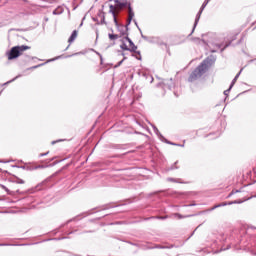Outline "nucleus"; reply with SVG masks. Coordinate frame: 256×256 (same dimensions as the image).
<instances>
[{
	"instance_id": "423d86ee",
	"label": "nucleus",
	"mask_w": 256,
	"mask_h": 256,
	"mask_svg": "<svg viewBox=\"0 0 256 256\" xmlns=\"http://www.w3.org/2000/svg\"><path fill=\"white\" fill-rule=\"evenodd\" d=\"M133 17H135V12H133V8H131V5L128 7V24L133 21Z\"/></svg>"
},
{
	"instance_id": "f257e3e1",
	"label": "nucleus",
	"mask_w": 256,
	"mask_h": 256,
	"mask_svg": "<svg viewBox=\"0 0 256 256\" xmlns=\"http://www.w3.org/2000/svg\"><path fill=\"white\" fill-rule=\"evenodd\" d=\"M209 65H211V60L210 59H206L204 60L201 65H199L190 75L189 77V81L193 82V81H197V79H199V77H202L203 74L207 71V69H209Z\"/></svg>"
},
{
	"instance_id": "aec40b11",
	"label": "nucleus",
	"mask_w": 256,
	"mask_h": 256,
	"mask_svg": "<svg viewBox=\"0 0 256 256\" xmlns=\"http://www.w3.org/2000/svg\"><path fill=\"white\" fill-rule=\"evenodd\" d=\"M122 56L125 57V53H122Z\"/></svg>"
},
{
	"instance_id": "a211bd4d",
	"label": "nucleus",
	"mask_w": 256,
	"mask_h": 256,
	"mask_svg": "<svg viewBox=\"0 0 256 256\" xmlns=\"http://www.w3.org/2000/svg\"><path fill=\"white\" fill-rule=\"evenodd\" d=\"M195 27H197V26H195V22H194V28H193V30H195Z\"/></svg>"
},
{
	"instance_id": "39448f33",
	"label": "nucleus",
	"mask_w": 256,
	"mask_h": 256,
	"mask_svg": "<svg viewBox=\"0 0 256 256\" xmlns=\"http://www.w3.org/2000/svg\"><path fill=\"white\" fill-rule=\"evenodd\" d=\"M208 4H209V0H205L204 3L202 4V6L196 16V19H195V27H196L197 23H199V19H201V13H203L204 9L207 7Z\"/></svg>"
},
{
	"instance_id": "f8f14e48",
	"label": "nucleus",
	"mask_w": 256,
	"mask_h": 256,
	"mask_svg": "<svg viewBox=\"0 0 256 256\" xmlns=\"http://www.w3.org/2000/svg\"><path fill=\"white\" fill-rule=\"evenodd\" d=\"M126 59H127V57L124 56V58L120 62H118L116 67H121V65H123V61H125Z\"/></svg>"
},
{
	"instance_id": "7ed1b4c3",
	"label": "nucleus",
	"mask_w": 256,
	"mask_h": 256,
	"mask_svg": "<svg viewBox=\"0 0 256 256\" xmlns=\"http://www.w3.org/2000/svg\"><path fill=\"white\" fill-rule=\"evenodd\" d=\"M127 5V0H114V4L109 5V13L112 14L114 23H117V13Z\"/></svg>"
},
{
	"instance_id": "2eb2a0df",
	"label": "nucleus",
	"mask_w": 256,
	"mask_h": 256,
	"mask_svg": "<svg viewBox=\"0 0 256 256\" xmlns=\"http://www.w3.org/2000/svg\"><path fill=\"white\" fill-rule=\"evenodd\" d=\"M2 189H4V191L9 192V189H7V187H5V186H3V185H2Z\"/></svg>"
},
{
	"instance_id": "dca6fc26",
	"label": "nucleus",
	"mask_w": 256,
	"mask_h": 256,
	"mask_svg": "<svg viewBox=\"0 0 256 256\" xmlns=\"http://www.w3.org/2000/svg\"><path fill=\"white\" fill-rule=\"evenodd\" d=\"M37 67H41V65H38V66H34L33 69H37Z\"/></svg>"
},
{
	"instance_id": "ddd939ff",
	"label": "nucleus",
	"mask_w": 256,
	"mask_h": 256,
	"mask_svg": "<svg viewBox=\"0 0 256 256\" xmlns=\"http://www.w3.org/2000/svg\"><path fill=\"white\" fill-rule=\"evenodd\" d=\"M229 91H231V87L228 90L224 91V95H229Z\"/></svg>"
},
{
	"instance_id": "f3484780",
	"label": "nucleus",
	"mask_w": 256,
	"mask_h": 256,
	"mask_svg": "<svg viewBox=\"0 0 256 256\" xmlns=\"http://www.w3.org/2000/svg\"><path fill=\"white\" fill-rule=\"evenodd\" d=\"M37 168H38V169H43V166H38Z\"/></svg>"
},
{
	"instance_id": "4468645a",
	"label": "nucleus",
	"mask_w": 256,
	"mask_h": 256,
	"mask_svg": "<svg viewBox=\"0 0 256 256\" xmlns=\"http://www.w3.org/2000/svg\"><path fill=\"white\" fill-rule=\"evenodd\" d=\"M45 155H49V152L44 153V154H40V157H45Z\"/></svg>"
},
{
	"instance_id": "6e6552de",
	"label": "nucleus",
	"mask_w": 256,
	"mask_h": 256,
	"mask_svg": "<svg viewBox=\"0 0 256 256\" xmlns=\"http://www.w3.org/2000/svg\"><path fill=\"white\" fill-rule=\"evenodd\" d=\"M122 51H130L129 45H127V40H122V45H120Z\"/></svg>"
},
{
	"instance_id": "412c9836",
	"label": "nucleus",
	"mask_w": 256,
	"mask_h": 256,
	"mask_svg": "<svg viewBox=\"0 0 256 256\" xmlns=\"http://www.w3.org/2000/svg\"><path fill=\"white\" fill-rule=\"evenodd\" d=\"M211 0H208V3L210 2Z\"/></svg>"
},
{
	"instance_id": "9b49d317",
	"label": "nucleus",
	"mask_w": 256,
	"mask_h": 256,
	"mask_svg": "<svg viewBox=\"0 0 256 256\" xmlns=\"http://www.w3.org/2000/svg\"><path fill=\"white\" fill-rule=\"evenodd\" d=\"M225 205H227V204L226 203H222V204L215 205L214 207L211 208V211H215V209H217L219 207H225Z\"/></svg>"
},
{
	"instance_id": "20e7f679",
	"label": "nucleus",
	"mask_w": 256,
	"mask_h": 256,
	"mask_svg": "<svg viewBox=\"0 0 256 256\" xmlns=\"http://www.w3.org/2000/svg\"><path fill=\"white\" fill-rule=\"evenodd\" d=\"M125 41H127V43H129L128 47H129L131 53H136L137 55H141V52L137 51V46L135 45V43H133L131 38L126 37Z\"/></svg>"
},
{
	"instance_id": "0eeeda50",
	"label": "nucleus",
	"mask_w": 256,
	"mask_h": 256,
	"mask_svg": "<svg viewBox=\"0 0 256 256\" xmlns=\"http://www.w3.org/2000/svg\"><path fill=\"white\" fill-rule=\"evenodd\" d=\"M77 35H79V32L77 30H74L71 34V36L68 39V43L71 45L77 39Z\"/></svg>"
},
{
	"instance_id": "1a4fd4ad",
	"label": "nucleus",
	"mask_w": 256,
	"mask_h": 256,
	"mask_svg": "<svg viewBox=\"0 0 256 256\" xmlns=\"http://www.w3.org/2000/svg\"><path fill=\"white\" fill-rule=\"evenodd\" d=\"M241 75V70L240 72L234 77V79L232 80V83L230 85V89H233V85H235V83L237 82V79H239V76Z\"/></svg>"
},
{
	"instance_id": "f03ea898",
	"label": "nucleus",
	"mask_w": 256,
	"mask_h": 256,
	"mask_svg": "<svg viewBox=\"0 0 256 256\" xmlns=\"http://www.w3.org/2000/svg\"><path fill=\"white\" fill-rule=\"evenodd\" d=\"M31 47L26 45L14 46L10 49V51L6 52V57H8V61H13V59H17L21 57L25 51H29Z\"/></svg>"
},
{
	"instance_id": "9d476101",
	"label": "nucleus",
	"mask_w": 256,
	"mask_h": 256,
	"mask_svg": "<svg viewBox=\"0 0 256 256\" xmlns=\"http://www.w3.org/2000/svg\"><path fill=\"white\" fill-rule=\"evenodd\" d=\"M108 37H109V39H110L111 41H115V40H117V38L119 37V35H117V34H109Z\"/></svg>"
},
{
	"instance_id": "6ab92c4d",
	"label": "nucleus",
	"mask_w": 256,
	"mask_h": 256,
	"mask_svg": "<svg viewBox=\"0 0 256 256\" xmlns=\"http://www.w3.org/2000/svg\"><path fill=\"white\" fill-rule=\"evenodd\" d=\"M20 183H25L23 180H20Z\"/></svg>"
}]
</instances>
